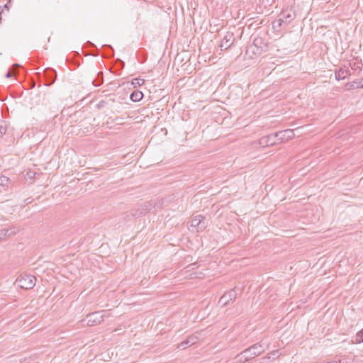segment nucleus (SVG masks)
<instances>
[{
    "instance_id": "aec40b11",
    "label": "nucleus",
    "mask_w": 363,
    "mask_h": 363,
    "mask_svg": "<svg viewBox=\"0 0 363 363\" xmlns=\"http://www.w3.org/2000/svg\"><path fill=\"white\" fill-rule=\"evenodd\" d=\"M104 82V76L102 72H99L96 77L92 81V84L95 86H99Z\"/></svg>"
},
{
    "instance_id": "f8f14e48",
    "label": "nucleus",
    "mask_w": 363,
    "mask_h": 363,
    "mask_svg": "<svg viewBox=\"0 0 363 363\" xmlns=\"http://www.w3.org/2000/svg\"><path fill=\"white\" fill-rule=\"evenodd\" d=\"M197 340H198V337L197 336L194 335H191L185 340H184L182 342H180L178 345L177 348L184 350V349L186 348L189 346H191V345H193L196 344V342H197Z\"/></svg>"
},
{
    "instance_id": "dca6fc26",
    "label": "nucleus",
    "mask_w": 363,
    "mask_h": 363,
    "mask_svg": "<svg viewBox=\"0 0 363 363\" xmlns=\"http://www.w3.org/2000/svg\"><path fill=\"white\" fill-rule=\"evenodd\" d=\"M9 125L6 121H0V138L5 135L6 138L9 136Z\"/></svg>"
},
{
    "instance_id": "6e6552de",
    "label": "nucleus",
    "mask_w": 363,
    "mask_h": 363,
    "mask_svg": "<svg viewBox=\"0 0 363 363\" xmlns=\"http://www.w3.org/2000/svg\"><path fill=\"white\" fill-rule=\"evenodd\" d=\"M274 133L277 140L280 143H284L294 136V130L291 129H286Z\"/></svg>"
},
{
    "instance_id": "7ed1b4c3",
    "label": "nucleus",
    "mask_w": 363,
    "mask_h": 363,
    "mask_svg": "<svg viewBox=\"0 0 363 363\" xmlns=\"http://www.w3.org/2000/svg\"><path fill=\"white\" fill-rule=\"evenodd\" d=\"M279 16V18L277 20L278 26L281 28L283 23L286 24L289 23L296 18V15L291 9H285L280 13Z\"/></svg>"
},
{
    "instance_id": "6ab92c4d",
    "label": "nucleus",
    "mask_w": 363,
    "mask_h": 363,
    "mask_svg": "<svg viewBox=\"0 0 363 363\" xmlns=\"http://www.w3.org/2000/svg\"><path fill=\"white\" fill-rule=\"evenodd\" d=\"M12 184V181L4 175L0 176V186L4 187V189L9 188Z\"/></svg>"
},
{
    "instance_id": "2eb2a0df",
    "label": "nucleus",
    "mask_w": 363,
    "mask_h": 363,
    "mask_svg": "<svg viewBox=\"0 0 363 363\" xmlns=\"http://www.w3.org/2000/svg\"><path fill=\"white\" fill-rule=\"evenodd\" d=\"M136 57L140 63H144L147 58V52L144 48H140L136 52Z\"/></svg>"
},
{
    "instance_id": "c85d7f7f",
    "label": "nucleus",
    "mask_w": 363,
    "mask_h": 363,
    "mask_svg": "<svg viewBox=\"0 0 363 363\" xmlns=\"http://www.w3.org/2000/svg\"><path fill=\"white\" fill-rule=\"evenodd\" d=\"M144 82H145L144 79H134L133 81V84H134V85L138 84V86H140L141 84H144Z\"/></svg>"
},
{
    "instance_id": "2f4dec72",
    "label": "nucleus",
    "mask_w": 363,
    "mask_h": 363,
    "mask_svg": "<svg viewBox=\"0 0 363 363\" xmlns=\"http://www.w3.org/2000/svg\"><path fill=\"white\" fill-rule=\"evenodd\" d=\"M189 267H191V269H194L197 267V263L196 262L192 263V264H189Z\"/></svg>"
},
{
    "instance_id": "4be33fe9",
    "label": "nucleus",
    "mask_w": 363,
    "mask_h": 363,
    "mask_svg": "<svg viewBox=\"0 0 363 363\" xmlns=\"http://www.w3.org/2000/svg\"><path fill=\"white\" fill-rule=\"evenodd\" d=\"M20 65L18 64H14L11 69H9L6 74L5 77L6 78H10L16 73V69L18 68Z\"/></svg>"
},
{
    "instance_id": "7c9ffc66",
    "label": "nucleus",
    "mask_w": 363,
    "mask_h": 363,
    "mask_svg": "<svg viewBox=\"0 0 363 363\" xmlns=\"http://www.w3.org/2000/svg\"><path fill=\"white\" fill-rule=\"evenodd\" d=\"M12 0H9L6 4L4 6V10L6 9L7 11H9V5L11 4Z\"/></svg>"
},
{
    "instance_id": "9d476101",
    "label": "nucleus",
    "mask_w": 363,
    "mask_h": 363,
    "mask_svg": "<svg viewBox=\"0 0 363 363\" xmlns=\"http://www.w3.org/2000/svg\"><path fill=\"white\" fill-rule=\"evenodd\" d=\"M277 143L275 133L262 137L259 140V144L263 147L272 146Z\"/></svg>"
},
{
    "instance_id": "473e14b6",
    "label": "nucleus",
    "mask_w": 363,
    "mask_h": 363,
    "mask_svg": "<svg viewBox=\"0 0 363 363\" xmlns=\"http://www.w3.org/2000/svg\"><path fill=\"white\" fill-rule=\"evenodd\" d=\"M3 13H4V9H2L1 11L0 12V23H1V20H2L1 14Z\"/></svg>"
},
{
    "instance_id": "393cba45",
    "label": "nucleus",
    "mask_w": 363,
    "mask_h": 363,
    "mask_svg": "<svg viewBox=\"0 0 363 363\" xmlns=\"http://www.w3.org/2000/svg\"><path fill=\"white\" fill-rule=\"evenodd\" d=\"M201 218H203V217L201 215L198 216H196L195 218L193 220V225H199L200 223H201Z\"/></svg>"
},
{
    "instance_id": "0eeeda50",
    "label": "nucleus",
    "mask_w": 363,
    "mask_h": 363,
    "mask_svg": "<svg viewBox=\"0 0 363 363\" xmlns=\"http://www.w3.org/2000/svg\"><path fill=\"white\" fill-rule=\"evenodd\" d=\"M235 41V38L233 33L230 31L227 32L220 45V50H223L230 48L234 44Z\"/></svg>"
},
{
    "instance_id": "39448f33",
    "label": "nucleus",
    "mask_w": 363,
    "mask_h": 363,
    "mask_svg": "<svg viewBox=\"0 0 363 363\" xmlns=\"http://www.w3.org/2000/svg\"><path fill=\"white\" fill-rule=\"evenodd\" d=\"M104 315L99 311L90 313L86 315V325L94 326L100 324L104 321Z\"/></svg>"
},
{
    "instance_id": "f257e3e1",
    "label": "nucleus",
    "mask_w": 363,
    "mask_h": 363,
    "mask_svg": "<svg viewBox=\"0 0 363 363\" xmlns=\"http://www.w3.org/2000/svg\"><path fill=\"white\" fill-rule=\"evenodd\" d=\"M18 286L23 289H33L36 283V278L35 276L23 273L16 279Z\"/></svg>"
},
{
    "instance_id": "f3484780",
    "label": "nucleus",
    "mask_w": 363,
    "mask_h": 363,
    "mask_svg": "<svg viewBox=\"0 0 363 363\" xmlns=\"http://www.w3.org/2000/svg\"><path fill=\"white\" fill-rule=\"evenodd\" d=\"M345 74H350V71L349 69H344L342 68L339 69L335 73V79L338 81L341 79H345L346 78Z\"/></svg>"
},
{
    "instance_id": "9b49d317",
    "label": "nucleus",
    "mask_w": 363,
    "mask_h": 363,
    "mask_svg": "<svg viewBox=\"0 0 363 363\" xmlns=\"http://www.w3.org/2000/svg\"><path fill=\"white\" fill-rule=\"evenodd\" d=\"M19 230V228L14 226L9 228L0 229V241L16 235Z\"/></svg>"
},
{
    "instance_id": "ddd939ff",
    "label": "nucleus",
    "mask_w": 363,
    "mask_h": 363,
    "mask_svg": "<svg viewBox=\"0 0 363 363\" xmlns=\"http://www.w3.org/2000/svg\"><path fill=\"white\" fill-rule=\"evenodd\" d=\"M264 52V51H261L259 48L250 45L247 48L245 54L248 55L250 58L252 59L255 56L260 55Z\"/></svg>"
},
{
    "instance_id": "bb28decb",
    "label": "nucleus",
    "mask_w": 363,
    "mask_h": 363,
    "mask_svg": "<svg viewBox=\"0 0 363 363\" xmlns=\"http://www.w3.org/2000/svg\"><path fill=\"white\" fill-rule=\"evenodd\" d=\"M88 43H90L91 46L95 49V51L94 52H92L91 55L93 56L99 55V50L97 48V47L94 44H93L92 43H90V42H88Z\"/></svg>"
},
{
    "instance_id": "c756f323",
    "label": "nucleus",
    "mask_w": 363,
    "mask_h": 363,
    "mask_svg": "<svg viewBox=\"0 0 363 363\" xmlns=\"http://www.w3.org/2000/svg\"><path fill=\"white\" fill-rule=\"evenodd\" d=\"M106 104V102H105L104 101L101 100V101H100L97 104L96 107H97L98 108H103V107L104 106V104Z\"/></svg>"
},
{
    "instance_id": "423d86ee",
    "label": "nucleus",
    "mask_w": 363,
    "mask_h": 363,
    "mask_svg": "<svg viewBox=\"0 0 363 363\" xmlns=\"http://www.w3.org/2000/svg\"><path fill=\"white\" fill-rule=\"evenodd\" d=\"M237 297V292L235 289H232L225 292L219 300V303L223 306H227L233 303Z\"/></svg>"
},
{
    "instance_id": "1a4fd4ad",
    "label": "nucleus",
    "mask_w": 363,
    "mask_h": 363,
    "mask_svg": "<svg viewBox=\"0 0 363 363\" xmlns=\"http://www.w3.org/2000/svg\"><path fill=\"white\" fill-rule=\"evenodd\" d=\"M252 45L259 48V50L264 51L265 52L268 50L269 43L267 40H265L264 38L257 36L254 38Z\"/></svg>"
},
{
    "instance_id": "cd10ccee",
    "label": "nucleus",
    "mask_w": 363,
    "mask_h": 363,
    "mask_svg": "<svg viewBox=\"0 0 363 363\" xmlns=\"http://www.w3.org/2000/svg\"><path fill=\"white\" fill-rule=\"evenodd\" d=\"M102 48H106L108 50V56H112L113 54V50L112 48V47L111 45H102Z\"/></svg>"
},
{
    "instance_id": "20e7f679",
    "label": "nucleus",
    "mask_w": 363,
    "mask_h": 363,
    "mask_svg": "<svg viewBox=\"0 0 363 363\" xmlns=\"http://www.w3.org/2000/svg\"><path fill=\"white\" fill-rule=\"evenodd\" d=\"M264 351V347L260 343H256L250 347L249 348L245 350L244 356L250 357L251 359L255 358L257 356H259Z\"/></svg>"
},
{
    "instance_id": "5701e85b",
    "label": "nucleus",
    "mask_w": 363,
    "mask_h": 363,
    "mask_svg": "<svg viewBox=\"0 0 363 363\" xmlns=\"http://www.w3.org/2000/svg\"><path fill=\"white\" fill-rule=\"evenodd\" d=\"M352 342L355 344L363 342V328L357 333L355 340H353Z\"/></svg>"
},
{
    "instance_id": "f03ea898",
    "label": "nucleus",
    "mask_w": 363,
    "mask_h": 363,
    "mask_svg": "<svg viewBox=\"0 0 363 363\" xmlns=\"http://www.w3.org/2000/svg\"><path fill=\"white\" fill-rule=\"evenodd\" d=\"M56 75V72L53 69H45L43 74L45 79L44 85L47 86L52 85L55 81ZM35 76L38 79L41 80L42 74L40 72H36Z\"/></svg>"
},
{
    "instance_id": "b1692460",
    "label": "nucleus",
    "mask_w": 363,
    "mask_h": 363,
    "mask_svg": "<svg viewBox=\"0 0 363 363\" xmlns=\"http://www.w3.org/2000/svg\"><path fill=\"white\" fill-rule=\"evenodd\" d=\"M129 213L133 217H138L143 214V210L139 209H137L135 211L132 210Z\"/></svg>"
},
{
    "instance_id": "a211bd4d",
    "label": "nucleus",
    "mask_w": 363,
    "mask_h": 363,
    "mask_svg": "<svg viewBox=\"0 0 363 363\" xmlns=\"http://www.w3.org/2000/svg\"><path fill=\"white\" fill-rule=\"evenodd\" d=\"M143 97V94L140 91H133L130 95V99L133 102L140 101Z\"/></svg>"
},
{
    "instance_id": "a878e982",
    "label": "nucleus",
    "mask_w": 363,
    "mask_h": 363,
    "mask_svg": "<svg viewBox=\"0 0 363 363\" xmlns=\"http://www.w3.org/2000/svg\"><path fill=\"white\" fill-rule=\"evenodd\" d=\"M201 218H203V217L201 215L198 216H196L195 218L193 220V225H199L200 223H201Z\"/></svg>"
},
{
    "instance_id": "4468645a",
    "label": "nucleus",
    "mask_w": 363,
    "mask_h": 363,
    "mask_svg": "<svg viewBox=\"0 0 363 363\" xmlns=\"http://www.w3.org/2000/svg\"><path fill=\"white\" fill-rule=\"evenodd\" d=\"M346 87L347 90L354 89L357 88L363 89V78L361 79H357L352 82L347 83L346 84Z\"/></svg>"
},
{
    "instance_id": "412c9836",
    "label": "nucleus",
    "mask_w": 363,
    "mask_h": 363,
    "mask_svg": "<svg viewBox=\"0 0 363 363\" xmlns=\"http://www.w3.org/2000/svg\"><path fill=\"white\" fill-rule=\"evenodd\" d=\"M245 354V350L242 351L241 353H240L237 357H236V363H246L247 361H249L250 359H251L250 357H247L245 356H244L243 354Z\"/></svg>"
}]
</instances>
